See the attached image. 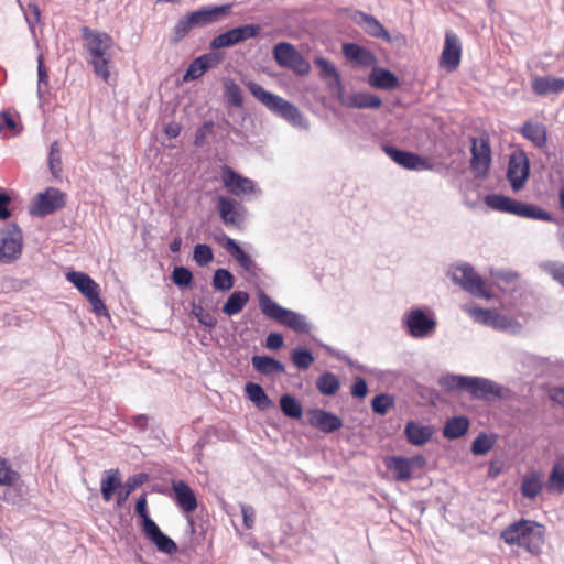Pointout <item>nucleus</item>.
<instances>
[{
    "label": "nucleus",
    "mask_w": 564,
    "mask_h": 564,
    "mask_svg": "<svg viewBox=\"0 0 564 564\" xmlns=\"http://www.w3.org/2000/svg\"><path fill=\"white\" fill-rule=\"evenodd\" d=\"M545 527L536 521L520 519L501 533L500 539L508 545H518L531 554H539L544 543Z\"/></svg>",
    "instance_id": "f257e3e1"
},
{
    "label": "nucleus",
    "mask_w": 564,
    "mask_h": 564,
    "mask_svg": "<svg viewBox=\"0 0 564 564\" xmlns=\"http://www.w3.org/2000/svg\"><path fill=\"white\" fill-rule=\"evenodd\" d=\"M247 88L265 108L274 115L283 118L289 123L301 129H308V121L303 117L299 108L284 98L267 91L256 82H248Z\"/></svg>",
    "instance_id": "f03ea898"
},
{
    "label": "nucleus",
    "mask_w": 564,
    "mask_h": 564,
    "mask_svg": "<svg viewBox=\"0 0 564 564\" xmlns=\"http://www.w3.org/2000/svg\"><path fill=\"white\" fill-rule=\"evenodd\" d=\"M80 33L86 42V48L91 56L90 64L94 72L107 82L110 76L109 64L111 56L109 50L113 45L112 37L106 32L95 31L88 26H83Z\"/></svg>",
    "instance_id": "7ed1b4c3"
},
{
    "label": "nucleus",
    "mask_w": 564,
    "mask_h": 564,
    "mask_svg": "<svg viewBox=\"0 0 564 564\" xmlns=\"http://www.w3.org/2000/svg\"><path fill=\"white\" fill-rule=\"evenodd\" d=\"M148 480L149 475L147 473H139L130 476L122 485L120 471L118 468L106 470L105 476L100 482L102 499L107 502L110 501L115 491L119 489L117 492L116 503L118 507H122L131 492L145 484Z\"/></svg>",
    "instance_id": "20e7f679"
},
{
    "label": "nucleus",
    "mask_w": 564,
    "mask_h": 564,
    "mask_svg": "<svg viewBox=\"0 0 564 564\" xmlns=\"http://www.w3.org/2000/svg\"><path fill=\"white\" fill-rule=\"evenodd\" d=\"M259 306L263 315L284 325L296 333L307 334L311 330L310 324L304 315L285 308L275 303L263 291L259 293Z\"/></svg>",
    "instance_id": "39448f33"
},
{
    "label": "nucleus",
    "mask_w": 564,
    "mask_h": 564,
    "mask_svg": "<svg viewBox=\"0 0 564 564\" xmlns=\"http://www.w3.org/2000/svg\"><path fill=\"white\" fill-rule=\"evenodd\" d=\"M273 57L281 67L289 68L299 76H306L311 72L308 61L291 43H278L273 47Z\"/></svg>",
    "instance_id": "423d86ee"
},
{
    "label": "nucleus",
    "mask_w": 564,
    "mask_h": 564,
    "mask_svg": "<svg viewBox=\"0 0 564 564\" xmlns=\"http://www.w3.org/2000/svg\"><path fill=\"white\" fill-rule=\"evenodd\" d=\"M452 280L474 296L491 297V294L485 289V282L481 276L468 263L456 267L452 272Z\"/></svg>",
    "instance_id": "0eeeda50"
},
{
    "label": "nucleus",
    "mask_w": 564,
    "mask_h": 564,
    "mask_svg": "<svg viewBox=\"0 0 564 564\" xmlns=\"http://www.w3.org/2000/svg\"><path fill=\"white\" fill-rule=\"evenodd\" d=\"M261 26L259 24H243L232 28L217 36L209 42L212 51H219L221 48L231 47L236 44L247 40L257 37L260 34Z\"/></svg>",
    "instance_id": "6e6552de"
},
{
    "label": "nucleus",
    "mask_w": 564,
    "mask_h": 564,
    "mask_svg": "<svg viewBox=\"0 0 564 564\" xmlns=\"http://www.w3.org/2000/svg\"><path fill=\"white\" fill-rule=\"evenodd\" d=\"M66 205L65 194L58 188L48 187L39 193L30 206V214L46 217L62 209Z\"/></svg>",
    "instance_id": "1a4fd4ad"
},
{
    "label": "nucleus",
    "mask_w": 564,
    "mask_h": 564,
    "mask_svg": "<svg viewBox=\"0 0 564 564\" xmlns=\"http://www.w3.org/2000/svg\"><path fill=\"white\" fill-rule=\"evenodd\" d=\"M22 252V231L15 224L0 229V261L10 263Z\"/></svg>",
    "instance_id": "9d476101"
},
{
    "label": "nucleus",
    "mask_w": 564,
    "mask_h": 564,
    "mask_svg": "<svg viewBox=\"0 0 564 564\" xmlns=\"http://www.w3.org/2000/svg\"><path fill=\"white\" fill-rule=\"evenodd\" d=\"M408 334L413 338H425L436 328L437 322L432 314L416 307L411 310L403 319Z\"/></svg>",
    "instance_id": "9b49d317"
},
{
    "label": "nucleus",
    "mask_w": 564,
    "mask_h": 564,
    "mask_svg": "<svg viewBox=\"0 0 564 564\" xmlns=\"http://www.w3.org/2000/svg\"><path fill=\"white\" fill-rule=\"evenodd\" d=\"M220 180L227 192L234 196L249 195L257 192L256 183L229 165L220 167Z\"/></svg>",
    "instance_id": "f8f14e48"
},
{
    "label": "nucleus",
    "mask_w": 564,
    "mask_h": 564,
    "mask_svg": "<svg viewBox=\"0 0 564 564\" xmlns=\"http://www.w3.org/2000/svg\"><path fill=\"white\" fill-rule=\"evenodd\" d=\"M470 170L475 177H486L491 164V148L487 138H473Z\"/></svg>",
    "instance_id": "ddd939ff"
},
{
    "label": "nucleus",
    "mask_w": 564,
    "mask_h": 564,
    "mask_svg": "<svg viewBox=\"0 0 564 564\" xmlns=\"http://www.w3.org/2000/svg\"><path fill=\"white\" fill-rule=\"evenodd\" d=\"M530 175V164L524 152L513 153L510 155L507 177L513 191L518 192L523 188Z\"/></svg>",
    "instance_id": "4468645a"
},
{
    "label": "nucleus",
    "mask_w": 564,
    "mask_h": 564,
    "mask_svg": "<svg viewBox=\"0 0 564 564\" xmlns=\"http://www.w3.org/2000/svg\"><path fill=\"white\" fill-rule=\"evenodd\" d=\"M503 387L481 377H468L466 391L475 399L491 400L503 398Z\"/></svg>",
    "instance_id": "2eb2a0df"
},
{
    "label": "nucleus",
    "mask_w": 564,
    "mask_h": 564,
    "mask_svg": "<svg viewBox=\"0 0 564 564\" xmlns=\"http://www.w3.org/2000/svg\"><path fill=\"white\" fill-rule=\"evenodd\" d=\"M383 150L393 162L406 170L424 171L432 169L431 163L416 153L401 150L392 145H384Z\"/></svg>",
    "instance_id": "dca6fc26"
},
{
    "label": "nucleus",
    "mask_w": 564,
    "mask_h": 564,
    "mask_svg": "<svg viewBox=\"0 0 564 564\" xmlns=\"http://www.w3.org/2000/svg\"><path fill=\"white\" fill-rule=\"evenodd\" d=\"M217 210L226 226L240 227L245 221V207L236 199L227 196L217 197Z\"/></svg>",
    "instance_id": "f3484780"
},
{
    "label": "nucleus",
    "mask_w": 564,
    "mask_h": 564,
    "mask_svg": "<svg viewBox=\"0 0 564 564\" xmlns=\"http://www.w3.org/2000/svg\"><path fill=\"white\" fill-rule=\"evenodd\" d=\"M462 57V43L456 33L448 30L445 33V42L440 63L448 72L457 69Z\"/></svg>",
    "instance_id": "a211bd4d"
},
{
    "label": "nucleus",
    "mask_w": 564,
    "mask_h": 564,
    "mask_svg": "<svg viewBox=\"0 0 564 564\" xmlns=\"http://www.w3.org/2000/svg\"><path fill=\"white\" fill-rule=\"evenodd\" d=\"M231 12V4L205 6L188 13L195 28H205L220 21Z\"/></svg>",
    "instance_id": "6ab92c4d"
},
{
    "label": "nucleus",
    "mask_w": 564,
    "mask_h": 564,
    "mask_svg": "<svg viewBox=\"0 0 564 564\" xmlns=\"http://www.w3.org/2000/svg\"><path fill=\"white\" fill-rule=\"evenodd\" d=\"M307 416L310 425L326 434L343 427V420L338 415L323 409H311Z\"/></svg>",
    "instance_id": "aec40b11"
},
{
    "label": "nucleus",
    "mask_w": 564,
    "mask_h": 564,
    "mask_svg": "<svg viewBox=\"0 0 564 564\" xmlns=\"http://www.w3.org/2000/svg\"><path fill=\"white\" fill-rule=\"evenodd\" d=\"M142 532L145 538L155 545L159 552L167 555L177 553V544L169 535L163 533L155 522L153 524L148 523V528Z\"/></svg>",
    "instance_id": "412c9836"
},
{
    "label": "nucleus",
    "mask_w": 564,
    "mask_h": 564,
    "mask_svg": "<svg viewBox=\"0 0 564 564\" xmlns=\"http://www.w3.org/2000/svg\"><path fill=\"white\" fill-rule=\"evenodd\" d=\"M174 500L176 505L186 513L193 512L197 508V499L194 490L184 480L172 481Z\"/></svg>",
    "instance_id": "4be33fe9"
},
{
    "label": "nucleus",
    "mask_w": 564,
    "mask_h": 564,
    "mask_svg": "<svg viewBox=\"0 0 564 564\" xmlns=\"http://www.w3.org/2000/svg\"><path fill=\"white\" fill-rule=\"evenodd\" d=\"M340 105L356 109H378L382 106V100L375 94L358 91L340 98Z\"/></svg>",
    "instance_id": "5701e85b"
},
{
    "label": "nucleus",
    "mask_w": 564,
    "mask_h": 564,
    "mask_svg": "<svg viewBox=\"0 0 564 564\" xmlns=\"http://www.w3.org/2000/svg\"><path fill=\"white\" fill-rule=\"evenodd\" d=\"M368 84L377 89L392 90L400 86V80L391 70L373 65L368 76Z\"/></svg>",
    "instance_id": "b1692460"
},
{
    "label": "nucleus",
    "mask_w": 564,
    "mask_h": 564,
    "mask_svg": "<svg viewBox=\"0 0 564 564\" xmlns=\"http://www.w3.org/2000/svg\"><path fill=\"white\" fill-rule=\"evenodd\" d=\"M532 90L538 96L557 95L564 90V78L536 76L532 79Z\"/></svg>",
    "instance_id": "393cba45"
},
{
    "label": "nucleus",
    "mask_w": 564,
    "mask_h": 564,
    "mask_svg": "<svg viewBox=\"0 0 564 564\" xmlns=\"http://www.w3.org/2000/svg\"><path fill=\"white\" fill-rule=\"evenodd\" d=\"M343 53L347 59L364 67H370L377 63L372 52L356 43H345L343 45Z\"/></svg>",
    "instance_id": "a878e982"
},
{
    "label": "nucleus",
    "mask_w": 564,
    "mask_h": 564,
    "mask_svg": "<svg viewBox=\"0 0 564 564\" xmlns=\"http://www.w3.org/2000/svg\"><path fill=\"white\" fill-rule=\"evenodd\" d=\"M224 248L232 258H235L238 261L239 265L245 271L252 275L257 274V263L245 252V250L239 246V243L235 239L226 237Z\"/></svg>",
    "instance_id": "bb28decb"
},
{
    "label": "nucleus",
    "mask_w": 564,
    "mask_h": 564,
    "mask_svg": "<svg viewBox=\"0 0 564 564\" xmlns=\"http://www.w3.org/2000/svg\"><path fill=\"white\" fill-rule=\"evenodd\" d=\"M356 15L359 19H355L356 22L364 29V31L370 36L390 40L389 32L384 29V26L373 17L367 14L362 11H357Z\"/></svg>",
    "instance_id": "cd10ccee"
},
{
    "label": "nucleus",
    "mask_w": 564,
    "mask_h": 564,
    "mask_svg": "<svg viewBox=\"0 0 564 564\" xmlns=\"http://www.w3.org/2000/svg\"><path fill=\"white\" fill-rule=\"evenodd\" d=\"M432 434L433 432L430 426L421 425L415 421H409L404 429V435L408 442L415 446H422L427 443Z\"/></svg>",
    "instance_id": "c85d7f7f"
},
{
    "label": "nucleus",
    "mask_w": 564,
    "mask_h": 564,
    "mask_svg": "<svg viewBox=\"0 0 564 564\" xmlns=\"http://www.w3.org/2000/svg\"><path fill=\"white\" fill-rule=\"evenodd\" d=\"M384 464L386 467L393 473V478L397 481L405 482L412 478V470L408 457L389 456L386 458Z\"/></svg>",
    "instance_id": "c756f323"
},
{
    "label": "nucleus",
    "mask_w": 564,
    "mask_h": 564,
    "mask_svg": "<svg viewBox=\"0 0 564 564\" xmlns=\"http://www.w3.org/2000/svg\"><path fill=\"white\" fill-rule=\"evenodd\" d=\"M521 134L531 141L535 148H543L547 141L546 127L542 123L525 121L520 129Z\"/></svg>",
    "instance_id": "7c9ffc66"
},
{
    "label": "nucleus",
    "mask_w": 564,
    "mask_h": 564,
    "mask_svg": "<svg viewBox=\"0 0 564 564\" xmlns=\"http://www.w3.org/2000/svg\"><path fill=\"white\" fill-rule=\"evenodd\" d=\"M251 361L253 368L264 376L285 372L284 365L273 357L254 355Z\"/></svg>",
    "instance_id": "2f4dec72"
},
{
    "label": "nucleus",
    "mask_w": 564,
    "mask_h": 564,
    "mask_svg": "<svg viewBox=\"0 0 564 564\" xmlns=\"http://www.w3.org/2000/svg\"><path fill=\"white\" fill-rule=\"evenodd\" d=\"M66 279L70 282L85 297L99 289V284L95 282L88 274L78 271L66 273Z\"/></svg>",
    "instance_id": "473e14b6"
},
{
    "label": "nucleus",
    "mask_w": 564,
    "mask_h": 564,
    "mask_svg": "<svg viewBox=\"0 0 564 564\" xmlns=\"http://www.w3.org/2000/svg\"><path fill=\"white\" fill-rule=\"evenodd\" d=\"M514 215L529 219L553 221L552 215L546 210L540 208L534 204H527L519 200L517 202Z\"/></svg>",
    "instance_id": "72a5a7b5"
},
{
    "label": "nucleus",
    "mask_w": 564,
    "mask_h": 564,
    "mask_svg": "<svg viewBox=\"0 0 564 564\" xmlns=\"http://www.w3.org/2000/svg\"><path fill=\"white\" fill-rule=\"evenodd\" d=\"M249 299L250 296L246 291H235L227 297L221 312L228 316L237 315L243 310Z\"/></svg>",
    "instance_id": "f704fd0d"
},
{
    "label": "nucleus",
    "mask_w": 564,
    "mask_h": 564,
    "mask_svg": "<svg viewBox=\"0 0 564 564\" xmlns=\"http://www.w3.org/2000/svg\"><path fill=\"white\" fill-rule=\"evenodd\" d=\"M469 420L466 416H454L449 419L443 429V435L447 440H457L467 433Z\"/></svg>",
    "instance_id": "c9c22d12"
},
{
    "label": "nucleus",
    "mask_w": 564,
    "mask_h": 564,
    "mask_svg": "<svg viewBox=\"0 0 564 564\" xmlns=\"http://www.w3.org/2000/svg\"><path fill=\"white\" fill-rule=\"evenodd\" d=\"M245 391L250 401H252L256 406L261 410H267L273 406L272 400L268 397L264 389L253 382H248L245 386Z\"/></svg>",
    "instance_id": "e433bc0d"
},
{
    "label": "nucleus",
    "mask_w": 564,
    "mask_h": 564,
    "mask_svg": "<svg viewBox=\"0 0 564 564\" xmlns=\"http://www.w3.org/2000/svg\"><path fill=\"white\" fill-rule=\"evenodd\" d=\"M484 202L491 209L514 215L518 200L502 194H488Z\"/></svg>",
    "instance_id": "4c0bfd02"
},
{
    "label": "nucleus",
    "mask_w": 564,
    "mask_h": 564,
    "mask_svg": "<svg viewBox=\"0 0 564 564\" xmlns=\"http://www.w3.org/2000/svg\"><path fill=\"white\" fill-rule=\"evenodd\" d=\"M280 409L289 419L300 420L303 416V406L292 394L286 393L280 398Z\"/></svg>",
    "instance_id": "58836bf2"
},
{
    "label": "nucleus",
    "mask_w": 564,
    "mask_h": 564,
    "mask_svg": "<svg viewBox=\"0 0 564 564\" xmlns=\"http://www.w3.org/2000/svg\"><path fill=\"white\" fill-rule=\"evenodd\" d=\"M316 388L323 395H334L340 388L339 379L329 371L323 372L316 380Z\"/></svg>",
    "instance_id": "ea45409f"
},
{
    "label": "nucleus",
    "mask_w": 564,
    "mask_h": 564,
    "mask_svg": "<svg viewBox=\"0 0 564 564\" xmlns=\"http://www.w3.org/2000/svg\"><path fill=\"white\" fill-rule=\"evenodd\" d=\"M520 490L524 498L535 499L542 491L541 476L538 473H532L523 477Z\"/></svg>",
    "instance_id": "a19ab883"
},
{
    "label": "nucleus",
    "mask_w": 564,
    "mask_h": 564,
    "mask_svg": "<svg viewBox=\"0 0 564 564\" xmlns=\"http://www.w3.org/2000/svg\"><path fill=\"white\" fill-rule=\"evenodd\" d=\"M223 86L227 102L237 108H241L243 106V98L239 85L232 78H225Z\"/></svg>",
    "instance_id": "79ce46f5"
},
{
    "label": "nucleus",
    "mask_w": 564,
    "mask_h": 564,
    "mask_svg": "<svg viewBox=\"0 0 564 564\" xmlns=\"http://www.w3.org/2000/svg\"><path fill=\"white\" fill-rule=\"evenodd\" d=\"M20 479L19 471L12 468L9 460L0 456V486L13 487Z\"/></svg>",
    "instance_id": "37998d69"
},
{
    "label": "nucleus",
    "mask_w": 564,
    "mask_h": 564,
    "mask_svg": "<svg viewBox=\"0 0 564 564\" xmlns=\"http://www.w3.org/2000/svg\"><path fill=\"white\" fill-rule=\"evenodd\" d=\"M212 284L215 290L226 292L234 288L235 276L227 269H217L214 272Z\"/></svg>",
    "instance_id": "c03bdc74"
},
{
    "label": "nucleus",
    "mask_w": 564,
    "mask_h": 564,
    "mask_svg": "<svg viewBox=\"0 0 564 564\" xmlns=\"http://www.w3.org/2000/svg\"><path fill=\"white\" fill-rule=\"evenodd\" d=\"M468 377L459 376V375H447L443 376L438 380V384L442 389L453 392V391H466Z\"/></svg>",
    "instance_id": "a18cd8bd"
},
{
    "label": "nucleus",
    "mask_w": 564,
    "mask_h": 564,
    "mask_svg": "<svg viewBox=\"0 0 564 564\" xmlns=\"http://www.w3.org/2000/svg\"><path fill=\"white\" fill-rule=\"evenodd\" d=\"M192 29H195V25H194L191 17L188 14L182 17L181 19L177 20V22L175 23V25L172 30L171 42L174 44L178 43L186 35H188V33L191 32Z\"/></svg>",
    "instance_id": "49530a36"
},
{
    "label": "nucleus",
    "mask_w": 564,
    "mask_h": 564,
    "mask_svg": "<svg viewBox=\"0 0 564 564\" xmlns=\"http://www.w3.org/2000/svg\"><path fill=\"white\" fill-rule=\"evenodd\" d=\"M546 488L550 492L562 494L564 490V466L555 464L550 473Z\"/></svg>",
    "instance_id": "de8ad7c7"
},
{
    "label": "nucleus",
    "mask_w": 564,
    "mask_h": 564,
    "mask_svg": "<svg viewBox=\"0 0 564 564\" xmlns=\"http://www.w3.org/2000/svg\"><path fill=\"white\" fill-rule=\"evenodd\" d=\"M48 86V72L44 64V57L42 54L37 56V98L39 100H43L45 94L47 93Z\"/></svg>",
    "instance_id": "09e8293b"
},
{
    "label": "nucleus",
    "mask_w": 564,
    "mask_h": 564,
    "mask_svg": "<svg viewBox=\"0 0 564 564\" xmlns=\"http://www.w3.org/2000/svg\"><path fill=\"white\" fill-rule=\"evenodd\" d=\"M496 437L480 433L471 444V453L476 456L486 455L495 445Z\"/></svg>",
    "instance_id": "8fccbe9b"
},
{
    "label": "nucleus",
    "mask_w": 564,
    "mask_h": 564,
    "mask_svg": "<svg viewBox=\"0 0 564 564\" xmlns=\"http://www.w3.org/2000/svg\"><path fill=\"white\" fill-rule=\"evenodd\" d=\"M291 360L299 369H307L314 362V356L311 350L296 347L291 351Z\"/></svg>",
    "instance_id": "3c124183"
},
{
    "label": "nucleus",
    "mask_w": 564,
    "mask_h": 564,
    "mask_svg": "<svg viewBox=\"0 0 564 564\" xmlns=\"http://www.w3.org/2000/svg\"><path fill=\"white\" fill-rule=\"evenodd\" d=\"M540 268L564 288V263L558 261H544L540 264Z\"/></svg>",
    "instance_id": "603ef678"
},
{
    "label": "nucleus",
    "mask_w": 564,
    "mask_h": 564,
    "mask_svg": "<svg viewBox=\"0 0 564 564\" xmlns=\"http://www.w3.org/2000/svg\"><path fill=\"white\" fill-rule=\"evenodd\" d=\"M193 258L196 264L203 268L208 265L213 261L214 253L210 246L206 243H197L194 247Z\"/></svg>",
    "instance_id": "864d4df0"
},
{
    "label": "nucleus",
    "mask_w": 564,
    "mask_h": 564,
    "mask_svg": "<svg viewBox=\"0 0 564 564\" xmlns=\"http://www.w3.org/2000/svg\"><path fill=\"white\" fill-rule=\"evenodd\" d=\"M393 404V398L387 393L378 394L371 400V409L373 413L379 415L387 414L389 409L392 408Z\"/></svg>",
    "instance_id": "5fc2aeb1"
},
{
    "label": "nucleus",
    "mask_w": 564,
    "mask_h": 564,
    "mask_svg": "<svg viewBox=\"0 0 564 564\" xmlns=\"http://www.w3.org/2000/svg\"><path fill=\"white\" fill-rule=\"evenodd\" d=\"M314 63L319 68L322 78L329 79L330 77H336L337 84L339 85V72L332 62L324 57H316Z\"/></svg>",
    "instance_id": "6e6d98bb"
},
{
    "label": "nucleus",
    "mask_w": 564,
    "mask_h": 564,
    "mask_svg": "<svg viewBox=\"0 0 564 564\" xmlns=\"http://www.w3.org/2000/svg\"><path fill=\"white\" fill-rule=\"evenodd\" d=\"M172 280L178 288H191L193 274L186 267H175L172 272Z\"/></svg>",
    "instance_id": "4d7b16f0"
},
{
    "label": "nucleus",
    "mask_w": 564,
    "mask_h": 564,
    "mask_svg": "<svg viewBox=\"0 0 564 564\" xmlns=\"http://www.w3.org/2000/svg\"><path fill=\"white\" fill-rule=\"evenodd\" d=\"M48 167L51 173L57 177L62 171V159L58 142L54 141L50 147Z\"/></svg>",
    "instance_id": "13d9d810"
},
{
    "label": "nucleus",
    "mask_w": 564,
    "mask_h": 564,
    "mask_svg": "<svg viewBox=\"0 0 564 564\" xmlns=\"http://www.w3.org/2000/svg\"><path fill=\"white\" fill-rule=\"evenodd\" d=\"M465 311L475 322L481 323L487 326L491 325L494 311L478 306L466 307Z\"/></svg>",
    "instance_id": "bf43d9fd"
},
{
    "label": "nucleus",
    "mask_w": 564,
    "mask_h": 564,
    "mask_svg": "<svg viewBox=\"0 0 564 564\" xmlns=\"http://www.w3.org/2000/svg\"><path fill=\"white\" fill-rule=\"evenodd\" d=\"M192 314L202 325L208 328H213L217 324L216 317L206 312L200 304L192 303Z\"/></svg>",
    "instance_id": "052dcab7"
},
{
    "label": "nucleus",
    "mask_w": 564,
    "mask_h": 564,
    "mask_svg": "<svg viewBox=\"0 0 564 564\" xmlns=\"http://www.w3.org/2000/svg\"><path fill=\"white\" fill-rule=\"evenodd\" d=\"M135 512L141 518V529L142 531L148 528V523L153 524L155 521L151 519L148 512V505H147V495H141L137 502H135Z\"/></svg>",
    "instance_id": "680f3d73"
},
{
    "label": "nucleus",
    "mask_w": 564,
    "mask_h": 564,
    "mask_svg": "<svg viewBox=\"0 0 564 564\" xmlns=\"http://www.w3.org/2000/svg\"><path fill=\"white\" fill-rule=\"evenodd\" d=\"M198 59L200 61L202 65L204 66L203 70L207 72L212 68L217 67L224 59V55H223V53L213 51V52L205 53V54L198 56Z\"/></svg>",
    "instance_id": "e2e57ef3"
},
{
    "label": "nucleus",
    "mask_w": 564,
    "mask_h": 564,
    "mask_svg": "<svg viewBox=\"0 0 564 564\" xmlns=\"http://www.w3.org/2000/svg\"><path fill=\"white\" fill-rule=\"evenodd\" d=\"M203 68L204 66L202 65L198 57H196L188 65L185 74L183 75V80L187 83L200 78L206 73V70H203Z\"/></svg>",
    "instance_id": "0e129e2a"
},
{
    "label": "nucleus",
    "mask_w": 564,
    "mask_h": 564,
    "mask_svg": "<svg viewBox=\"0 0 564 564\" xmlns=\"http://www.w3.org/2000/svg\"><path fill=\"white\" fill-rule=\"evenodd\" d=\"M214 132V122L212 120L205 121L195 132L194 145L203 147L206 143V138Z\"/></svg>",
    "instance_id": "69168bd1"
},
{
    "label": "nucleus",
    "mask_w": 564,
    "mask_h": 564,
    "mask_svg": "<svg viewBox=\"0 0 564 564\" xmlns=\"http://www.w3.org/2000/svg\"><path fill=\"white\" fill-rule=\"evenodd\" d=\"M100 289L93 292L90 295H88L86 299L91 305V311L97 316H109L108 310L104 303V301L99 296Z\"/></svg>",
    "instance_id": "338daca9"
},
{
    "label": "nucleus",
    "mask_w": 564,
    "mask_h": 564,
    "mask_svg": "<svg viewBox=\"0 0 564 564\" xmlns=\"http://www.w3.org/2000/svg\"><path fill=\"white\" fill-rule=\"evenodd\" d=\"M25 20L29 28L33 30L41 21V10L34 2H30L24 11Z\"/></svg>",
    "instance_id": "774afa93"
}]
</instances>
